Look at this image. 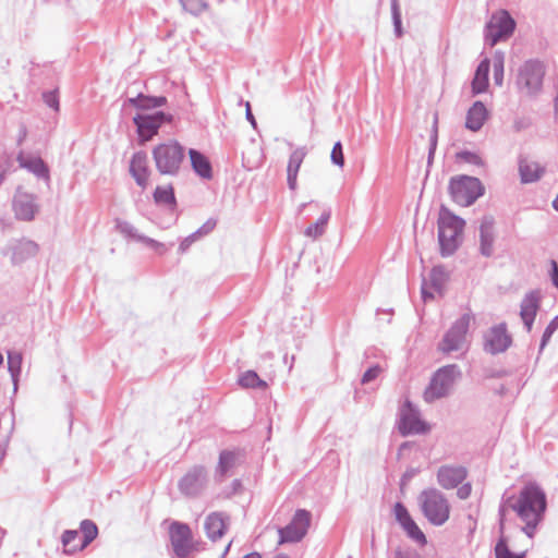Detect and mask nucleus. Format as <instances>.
<instances>
[{
	"label": "nucleus",
	"instance_id": "nucleus-29",
	"mask_svg": "<svg viewBox=\"0 0 558 558\" xmlns=\"http://www.w3.org/2000/svg\"><path fill=\"white\" fill-rule=\"evenodd\" d=\"M489 60L484 59L476 68L474 78L472 81L473 94L484 93L488 87Z\"/></svg>",
	"mask_w": 558,
	"mask_h": 558
},
{
	"label": "nucleus",
	"instance_id": "nucleus-45",
	"mask_svg": "<svg viewBox=\"0 0 558 558\" xmlns=\"http://www.w3.org/2000/svg\"><path fill=\"white\" fill-rule=\"evenodd\" d=\"M393 512L396 520L402 529L413 520L407 508L401 502H397L395 505Z\"/></svg>",
	"mask_w": 558,
	"mask_h": 558
},
{
	"label": "nucleus",
	"instance_id": "nucleus-52",
	"mask_svg": "<svg viewBox=\"0 0 558 558\" xmlns=\"http://www.w3.org/2000/svg\"><path fill=\"white\" fill-rule=\"evenodd\" d=\"M216 223H217V221L215 219L210 218L202 227H199L195 231V233L197 234L198 238L206 235L215 229Z\"/></svg>",
	"mask_w": 558,
	"mask_h": 558
},
{
	"label": "nucleus",
	"instance_id": "nucleus-56",
	"mask_svg": "<svg viewBox=\"0 0 558 558\" xmlns=\"http://www.w3.org/2000/svg\"><path fill=\"white\" fill-rule=\"evenodd\" d=\"M26 136H27V128L24 123H21L20 129H19L17 140H16L17 145H22L24 143Z\"/></svg>",
	"mask_w": 558,
	"mask_h": 558
},
{
	"label": "nucleus",
	"instance_id": "nucleus-59",
	"mask_svg": "<svg viewBox=\"0 0 558 558\" xmlns=\"http://www.w3.org/2000/svg\"><path fill=\"white\" fill-rule=\"evenodd\" d=\"M243 558H260V555L257 553H252V554L244 556Z\"/></svg>",
	"mask_w": 558,
	"mask_h": 558
},
{
	"label": "nucleus",
	"instance_id": "nucleus-63",
	"mask_svg": "<svg viewBox=\"0 0 558 558\" xmlns=\"http://www.w3.org/2000/svg\"><path fill=\"white\" fill-rule=\"evenodd\" d=\"M498 393H499V395H504V393H505V388H504V386H501V388L498 390Z\"/></svg>",
	"mask_w": 558,
	"mask_h": 558
},
{
	"label": "nucleus",
	"instance_id": "nucleus-14",
	"mask_svg": "<svg viewBox=\"0 0 558 558\" xmlns=\"http://www.w3.org/2000/svg\"><path fill=\"white\" fill-rule=\"evenodd\" d=\"M38 252L39 245L35 241L22 238L11 240L2 253L10 255L13 265H21L35 257Z\"/></svg>",
	"mask_w": 558,
	"mask_h": 558
},
{
	"label": "nucleus",
	"instance_id": "nucleus-7",
	"mask_svg": "<svg viewBox=\"0 0 558 558\" xmlns=\"http://www.w3.org/2000/svg\"><path fill=\"white\" fill-rule=\"evenodd\" d=\"M515 29V21L508 11L500 10L494 13L484 28L486 45L493 47L499 41L508 39Z\"/></svg>",
	"mask_w": 558,
	"mask_h": 558
},
{
	"label": "nucleus",
	"instance_id": "nucleus-16",
	"mask_svg": "<svg viewBox=\"0 0 558 558\" xmlns=\"http://www.w3.org/2000/svg\"><path fill=\"white\" fill-rule=\"evenodd\" d=\"M207 483V473L203 466H194L180 481L179 488L186 496H196Z\"/></svg>",
	"mask_w": 558,
	"mask_h": 558
},
{
	"label": "nucleus",
	"instance_id": "nucleus-3",
	"mask_svg": "<svg viewBox=\"0 0 558 558\" xmlns=\"http://www.w3.org/2000/svg\"><path fill=\"white\" fill-rule=\"evenodd\" d=\"M437 223L440 255L442 257L451 256L461 245L465 221L447 207L441 206Z\"/></svg>",
	"mask_w": 558,
	"mask_h": 558
},
{
	"label": "nucleus",
	"instance_id": "nucleus-42",
	"mask_svg": "<svg viewBox=\"0 0 558 558\" xmlns=\"http://www.w3.org/2000/svg\"><path fill=\"white\" fill-rule=\"evenodd\" d=\"M180 3L184 11L195 16L202 14L208 8L205 0H180Z\"/></svg>",
	"mask_w": 558,
	"mask_h": 558
},
{
	"label": "nucleus",
	"instance_id": "nucleus-50",
	"mask_svg": "<svg viewBox=\"0 0 558 558\" xmlns=\"http://www.w3.org/2000/svg\"><path fill=\"white\" fill-rule=\"evenodd\" d=\"M199 238L197 236V234L195 232L191 233L190 235H187L186 238H184L181 242H180V245H179V253L180 254H184L189 248L190 246L196 242Z\"/></svg>",
	"mask_w": 558,
	"mask_h": 558
},
{
	"label": "nucleus",
	"instance_id": "nucleus-40",
	"mask_svg": "<svg viewBox=\"0 0 558 558\" xmlns=\"http://www.w3.org/2000/svg\"><path fill=\"white\" fill-rule=\"evenodd\" d=\"M500 534H501V536L495 547L496 558H523L524 553H521V554L512 553L508 547L507 539L504 536V532L502 533L500 532Z\"/></svg>",
	"mask_w": 558,
	"mask_h": 558
},
{
	"label": "nucleus",
	"instance_id": "nucleus-37",
	"mask_svg": "<svg viewBox=\"0 0 558 558\" xmlns=\"http://www.w3.org/2000/svg\"><path fill=\"white\" fill-rule=\"evenodd\" d=\"M81 532L83 533V541L81 542V548H85L90 542H93L97 534V525L90 520H83L81 522Z\"/></svg>",
	"mask_w": 558,
	"mask_h": 558
},
{
	"label": "nucleus",
	"instance_id": "nucleus-22",
	"mask_svg": "<svg viewBox=\"0 0 558 558\" xmlns=\"http://www.w3.org/2000/svg\"><path fill=\"white\" fill-rule=\"evenodd\" d=\"M466 476V470L459 465H442L437 472V482L445 489L457 487Z\"/></svg>",
	"mask_w": 558,
	"mask_h": 558
},
{
	"label": "nucleus",
	"instance_id": "nucleus-20",
	"mask_svg": "<svg viewBox=\"0 0 558 558\" xmlns=\"http://www.w3.org/2000/svg\"><path fill=\"white\" fill-rule=\"evenodd\" d=\"M511 343L512 339L505 323L493 326L484 335V349H508Z\"/></svg>",
	"mask_w": 558,
	"mask_h": 558
},
{
	"label": "nucleus",
	"instance_id": "nucleus-11",
	"mask_svg": "<svg viewBox=\"0 0 558 558\" xmlns=\"http://www.w3.org/2000/svg\"><path fill=\"white\" fill-rule=\"evenodd\" d=\"M14 217L20 221H33L39 213L37 196L19 186L12 198Z\"/></svg>",
	"mask_w": 558,
	"mask_h": 558
},
{
	"label": "nucleus",
	"instance_id": "nucleus-17",
	"mask_svg": "<svg viewBox=\"0 0 558 558\" xmlns=\"http://www.w3.org/2000/svg\"><path fill=\"white\" fill-rule=\"evenodd\" d=\"M116 229L126 239L134 240L136 242H142L145 245L154 248L160 255L167 252L166 245L161 242H158L151 238H148L144 234H141L137 229L130 223L129 221L122 219H116Z\"/></svg>",
	"mask_w": 558,
	"mask_h": 558
},
{
	"label": "nucleus",
	"instance_id": "nucleus-5",
	"mask_svg": "<svg viewBox=\"0 0 558 558\" xmlns=\"http://www.w3.org/2000/svg\"><path fill=\"white\" fill-rule=\"evenodd\" d=\"M460 376L461 373L456 365H447L439 368L435 372L429 385L424 390V400L427 403H433L435 400L446 398L453 390L454 384Z\"/></svg>",
	"mask_w": 558,
	"mask_h": 558
},
{
	"label": "nucleus",
	"instance_id": "nucleus-25",
	"mask_svg": "<svg viewBox=\"0 0 558 558\" xmlns=\"http://www.w3.org/2000/svg\"><path fill=\"white\" fill-rule=\"evenodd\" d=\"M187 154L194 172L204 180H210L213 178V167L209 159L194 148H190Z\"/></svg>",
	"mask_w": 558,
	"mask_h": 558
},
{
	"label": "nucleus",
	"instance_id": "nucleus-31",
	"mask_svg": "<svg viewBox=\"0 0 558 558\" xmlns=\"http://www.w3.org/2000/svg\"><path fill=\"white\" fill-rule=\"evenodd\" d=\"M519 171L521 181L523 183H532L537 181L543 172V169L536 162L520 161Z\"/></svg>",
	"mask_w": 558,
	"mask_h": 558
},
{
	"label": "nucleus",
	"instance_id": "nucleus-24",
	"mask_svg": "<svg viewBox=\"0 0 558 558\" xmlns=\"http://www.w3.org/2000/svg\"><path fill=\"white\" fill-rule=\"evenodd\" d=\"M307 154L306 147H298L295 148L289 158L288 167H287V181L290 190L294 191L298 185V173L300 167Z\"/></svg>",
	"mask_w": 558,
	"mask_h": 558
},
{
	"label": "nucleus",
	"instance_id": "nucleus-23",
	"mask_svg": "<svg viewBox=\"0 0 558 558\" xmlns=\"http://www.w3.org/2000/svg\"><path fill=\"white\" fill-rule=\"evenodd\" d=\"M228 525L229 517L222 512H213L205 520L207 536L213 541L221 538Z\"/></svg>",
	"mask_w": 558,
	"mask_h": 558
},
{
	"label": "nucleus",
	"instance_id": "nucleus-51",
	"mask_svg": "<svg viewBox=\"0 0 558 558\" xmlns=\"http://www.w3.org/2000/svg\"><path fill=\"white\" fill-rule=\"evenodd\" d=\"M380 373H381V367H380V366H378V365H375V366H373V367L368 368V369L364 373V375H363V377H362V383H363V384H367V383H369V381L374 380L375 378H377V377H378V375H379Z\"/></svg>",
	"mask_w": 558,
	"mask_h": 558
},
{
	"label": "nucleus",
	"instance_id": "nucleus-2",
	"mask_svg": "<svg viewBox=\"0 0 558 558\" xmlns=\"http://www.w3.org/2000/svg\"><path fill=\"white\" fill-rule=\"evenodd\" d=\"M151 155L156 170L161 175L178 177L186 168V149L175 140L158 144Z\"/></svg>",
	"mask_w": 558,
	"mask_h": 558
},
{
	"label": "nucleus",
	"instance_id": "nucleus-27",
	"mask_svg": "<svg viewBox=\"0 0 558 558\" xmlns=\"http://www.w3.org/2000/svg\"><path fill=\"white\" fill-rule=\"evenodd\" d=\"M487 109L482 101H475L466 112L465 128L477 132L484 125L487 119Z\"/></svg>",
	"mask_w": 558,
	"mask_h": 558
},
{
	"label": "nucleus",
	"instance_id": "nucleus-8",
	"mask_svg": "<svg viewBox=\"0 0 558 558\" xmlns=\"http://www.w3.org/2000/svg\"><path fill=\"white\" fill-rule=\"evenodd\" d=\"M545 70L542 62L527 60L519 69L517 84L529 95L538 93L543 85Z\"/></svg>",
	"mask_w": 558,
	"mask_h": 558
},
{
	"label": "nucleus",
	"instance_id": "nucleus-21",
	"mask_svg": "<svg viewBox=\"0 0 558 558\" xmlns=\"http://www.w3.org/2000/svg\"><path fill=\"white\" fill-rule=\"evenodd\" d=\"M541 296L537 291H530L524 295L520 305V316L526 331L532 329L535 316L539 308Z\"/></svg>",
	"mask_w": 558,
	"mask_h": 558
},
{
	"label": "nucleus",
	"instance_id": "nucleus-53",
	"mask_svg": "<svg viewBox=\"0 0 558 558\" xmlns=\"http://www.w3.org/2000/svg\"><path fill=\"white\" fill-rule=\"evenodd\" d=\"M44 101L46 102V105L50 108H53L56 110H58L59 108V99L57 97V95L54 93H45L44 94Z\"/></svg>",
	"mask_w": 558,
	"mask_h": 558
},
{
	"label": "nucleus",
	"instance_id": "nucleus-61",
	"mask_svg": "<svg viewBox=\"0 0 558 558\" xmlns=\"http://www.w3.org/2000/svg\"><path fill=\"white\" fill-rule=\"evenodd\" d=\"M4 177H5V170H0V184L4 180Z\"/></svg>",
	"mask_w": 558,
	"mask_h": 558
},
{
	"label": "nucleus",
	"instance_id": "nucleus-10",
	"mask_svg": "<svg viewBox=\"0 0 558 558\" xmlns=\"http://www.w3.org/2000/svg\"><path fill=\"white\" fill-rule=\"evenodd\" d=\"M173 116L163 111H156L154 113H137L133 118V123L142 141L151 140L157 133L159 128L165 123H171Z\"/></svg>",
	"mask_w": 558,
	"mask_h": 558
},
{
	"label": "nucleus",
	"instance_id": "nucleus-58",
	"mask_svg": "<svg viewBox=\"0 0 558 558\" xmlns=\"http://www.w3.org/2000/svg\"><path fill=\"white\" fill-rule=\"evenodd\" d=\"M422 298L423 300L426 302L427 300H432L434 299V295L433 293H430L427 289H426V283L424 282L423 286H422Z\"/></svg>",
	"mask_w": 558,
	"mask_h": 558
},
{
	"label": "nucleus",
	"instance_id": "nucleus-1",
	"mask_svg": "<svg viewBox=\"0 0 558 558\" xmlns=\"http://www.w3.org/2000/svg\"><path fill=\"white\" fill-rule=\"evenodd\" d=\"M547 508L545 492L534 482L525 484L517 496L505 493L498 509L499 530H505L506 517L513 511L522 523V532L532 538L544 520Z\"/></svg>",
	"mask_w": 558,
	"mask_h": 558
},
{
	"label": "nucleus",
	"instance_id": "nucleus-19",
	"mask_svg": "<svg viewBox=\"0 0 558 558\" xmlns=\"http://www.w3.org/2000/svg\"><path fill=\"white\" fill-rule=\"evenodd\" d=\"M130 173L140 187L143 190L147 187L150 170L145 151H136L133 154L130 161Z\"/></svg>",
	"mask_w": 558,
	"mask_h": 558
},
{
	"label": "nucleus",
	"instance_id": "nucleus-44",
	"mask_svg": "<svg viewBox=\"0 0 558 558\" xmlns=\"http://www.w3.org/2000/svg\"><path fill=\"white\" fill-rule=\"evenodd\" d=\"M456 157L458 160L464 161L466 163H471V165H474L477 167L484 166V161H483L482 157L474 151L461 150V151L457 153Z\"/></svg>",
	"mask_w": 558,
	"mask_h": 558
},
{
	"label": "nucleus",
	"instance_id": "nucleus-18",
	"mask_svg": "<svg viewBox=\"0 0 558 558\" xmlns=\"http://www.w3.org/2000/svg\"><path fill=\"white\" fill-rule=\"evenodd\" d=\"M495 219L490 215H486L481 219L480 232V253L484 257H490L494 254L495 242Z\"/></svg>",
	"mask_w": 558,
	"mask_h": 558
},
{
	"label": "nucleus",
	"instance_id": "nucleus-9",
	"mask_svg": "<svg viewBox=\"0 0 558 558\" xmlns=\"http://www.w3.org/2000/svg\"><path fill=\"white\" fill-rule=\"evenodd\" d=\"M399 430L403 436L422 435L430 432V425L421 418V413L410 401L399 412Z\"/></svg>",
	"mask_w": 558,
	"mask_h": 558
},
{
	"label": "nucleus",
	"instance_id": "nucleus-28",
	"mask_svg": "<svg viewBox=\"0 0 558 558\" xmlns=\"http://www.w3.org/2000/svg\"><path fill=\"white\" fill-rule=\"evenodd\" d=\"M126 102L141 110H149L165 106L167 98L165 96H147L140 93L136 97L129 98Z\"/></svg>",
	"mask_w": 558,
	"mask_h": 558
},
{
	"label": "nucleus",
	"instance_id": "nucleus-47",
	"mask_svg": "<svg viewBox=\"0 0 558 558\" xmlns=\"http://www.w3.org/2000/svg\"><path fill=\"white\" fill-rule=\"evenodd\" d=\"M390 558H423L417 550L413 548H403L401 546H398L393 549L391 553Z\"/></svg>",
	"mask_w": 558,
	"mask_h": 558
},
{
	"label": "nucleus",
	"instance_id": "nucleus-6",
	"mask_svg": "<svg viewBox=\"0 0 558 558\" xmlns=\"http://www.w3.org/2000/svg\"><path fill=\"white\" fill-rule=\"evenodd\" d=\"M448 189L453 202L461 206L472 205L485 192V187L480 179L470 175L451 178Z\"/></svg>",
	"mask_w": 558,
	"mask_h": 558
},
{
	"label": "nucleus",
	"instance_id": "nucleus-54",
	"mask_svg": "<svg viewBox=\"0 0 558 558\" xmlns=\"http://www.w3.org/2000/svg\"><path fill=\"white\" fill-rule=\"evenodd\" d=\"M471 494V485L465 484L458 488L457 495L460 499H466Z\"/></svg>",
	"mask_w": 558,
	"mask_h": 558
},
{
	"label": "nucleus",
	"instance_id": "nucleus-46",
	"mask_svg": "<svg viewBox=\"0 0 558 558\" xmlns=\"http://www.w3.org/2000/svg\"><path fill=\"white\" fill-rule=\"evenodd\" d=\"M437 123H438V119H437V116H435L432 134H430V138H429V149H428V157H427L428 165L432 163L434 156H435L436 148H437V142H438Z\"/></svg>",
	"mask_w": 558,
	"mask_h": 558
},
{
	"label": "nucleus",
	"instance_id": "nucleus-4",
	"mask_svg": "<svg viewBox=\"0 0 558 558\" xmlns=\"http://www.w3.org/2000/svg\"><path fill=\"white\" fill-rule=\"evenodd\" d=\"M418 504L425 518L434 525H442L450 514V505L444 494L436 488L423 490Z\"/></svg>",
	"mask_w": 558,
	"mask_h": 558
},
{
	"label": "nucleus",
	"instance_id": "nucleus-13",
	"mask_svg": "<svg viewBox=\"0 0 558 558\" xmlns=\"http://www.w3.org/2000/svg\"><path fill=\"white\" fill-rule=\"evenodd\" d=\"M473 316L469 313L458 318L444 336L442 345L438 349H460L466 344V337Z\"/></svg>",
	"mask_w": 558,
	"mask_h": 558
},
{
	"label": "nucleus",
	"instance_id": "nucleus-34",
	"mask_svg": "<svg viewBox=\"0 0 558 558\" xmlns=\"http://www.w3.org/2000/svg\"><path fill=\"white\" fill-rule=\"evenodd\" d=\"M448 278L449 274L444 266H435L429 272L430 286L438 292H441Z\"/></svg>",
	"mask_w": 558,
	"mask_h": 558
},
{
	"label": "nucleus",
	"instance_id": "nucleus-36",
	"mask_svg": "<svg viewBox=\"0 0 558 558\" xmlns=\"http://www.w3.org/2000/svg\"><path fill=\"white\" fill-rule=\"evenodd\" d=\"M22 354L21 351H8V367L14 383V389L17 388V376L21 371Z\"/></svg>",
	"mask_w": 558,
	"mask_h": 558
},
{
	"label": "nucleus",
	"instance_id": "nucleus-48",
	"mask_svg": "<svg viewBox=\"0 0 558 558\" xmlns=\"http://www.w3.org/2000/svg\"><path fill=\"white\" fill-rule=\"evenodd\" d=\"M557 328H558V315L555 316L547 325V327L543 333L542 340H541L539 349H544V347L547 344V341L553 336V333L557 330Z\"/></svg>",
	"mask_w": 558,
	"mask_h": 558
},
{
	"label": "nucleus",
	"instance_id": "nucleus-32",
	"mask_svg": "<svg viewBox=\"0 0 558 558\" xmlns=\"http://www.w3.org/2000/svg\"><path fill=\"white\" fill-rule=\"evenodd\" d=\"M153 196L155 203L158 205H166L171 208L177 206L174 191L171 184L167 186H157Z\"/></svg>",
	"mask_w": 558,
	"mask_h": 558
},
{
	"label": "nucleus",
	"instance_id": "nucleus-55",
	"mask_svg": "<svg viewBox=\"0 0 558 558\" xmlns=\"http://www.w3.org/2000/svg\"><path fill=\"white\" fill-rule=\"evenodd\" d=\"M551 265V282L553 284L558 288V264L555 260L550 262Z\"/></svg>",
	"mask_w": 558,
	"mask_h": 558
},
{
	"label": "nucleus",
	"instance_id": "nucleus-64",
	"mask_svg": "<svg viewBox=\"0 0 558 558\" xmlns=\"http://www.w3.org/2000/svg\"><path fill=\"white\" fill-rule=\"evenodd\" d=\"M555 110L558 113V99H556V101H555Z\"/></svg>",
	"mask_w": 558,
	"mask_h": 558
},
{
	"label": "nucleus",
	"instance_id": "nucleus-41",
	"mask_svg": "<svg viewBox=\"0 0 558 558\" xmlns=\"http://www.w3.org/2000/svg\"><path fill=\"white\" fill-rule=\"evenodd\" d=\"M408 537H410L413 542H415L420 546H425L427 543L425 534L417 526V524L412 520L408 525L403 527Z\"/></svg>",
	"mask_w": 558,
	"mask_h": 558
},
{
	"label": "nucleus",
	"instance_id": "nucleus-49",
	"mask_svg": "<svg viewBox=\"0 0 558 558\" xmlns=\"http://www.w3.org/2000/svg\"><path fill=\"white\" fill-rule=\"evenodd\" d=\"M330 158H331L332 163H335L336 166H339L340 168H342L344 166V156H343L341 142L335 143L332 150H331Z\"/></svg>",
	"mask_w": 558,
	"mask_h": 558
},
{
	"label": "nucleus",
	"instance_id": "nucleus-60",
	"mask_svg": "<svg viewBox=\"0 0 558 558\" xmlns=\"http://www.w3.org/2000/svg\"><path fill=\"white\" fill-rule=\"evenodd\" d=\"M553 207L555 208V210L558 211V195L556 196V198L553 201Z\"/></svg>",
	"mask_w": 558,
	"mask_h": 558
},
{
	"label": "nucleus",
	"instance_id": "nucleus-43",
	"mask_svg": "<svg viewBox=\"0 0 558 558\" xmlns=\"http://www.w3.org/2000/svg\"><path fill=\"white\" fill-rule=\"evenodd\" d=\"M391 16L393 23L395 35L400 38L403 35L401 10L399 0H391Z\"/></svg>",
	"mask_w": 558,
	"mask_h": 558
},
{
	"label": "nucleus",
	"instance_id": "nucleus-15",
	"mask_svg": "<svg viewBox=\"0 0 558 558\" xmlns=\"http://www.w3.org/2000/svg\"><path fill=\"white\" fill-rule=\"evenodd\" d=\"M173 551L179 558H185L193 549L192 532L186 524L174 522L170 527Z\"/></svg>",
	"mask_w": 558,
	"mask_h": 558
},
{
	"label": "nucleus",
	"instance_id": "nucleus-30",
	"mask_svg": "<svg viewBox=\"0 0 558 558\" xmlns=\"http://www.w3.org/2000/svg\"><path fill=\"white\" fill-rule=\"evenodd\" d=\"M238 459V452L230 450L222 451L219 456L216 476L221 481L228 474V472L236 465Z\"/></svg>",
	"mask_w": 558,
	"mask_h": 558
},
{
	"label": "nucleus",
	"instance_id": "nucleus-57",
	"mask_svg": "<svg viewBox=\"0 0 558 558\" xmlns=\"http://www.w3.org/2000/svg\"><path fill=\"white\" fill-rule=\"evenodd\" d=\"M245 107H246L245 116H246L247 121H250V123L252 124L253 128H256V120L251 111V106H250L248 101L245 102Z\"/></svg>",
	"mask_w": 558,
	"mask_h": 558
},
{
	"label": "nucleus",
	"instance_id": "nucleus-39",
	"mask_svg": "<svg viewBox=\"0 0 558 558\" xmlns=\"http://www.w3.org/2000/svg\"><path fill=\"white\" fill-rule=\"evenodd\" d=\"M78 538V532L75 530H66L62 534V544L64 546V551L68 554H72L76 550H82L81 543L77 544L75 541Z\"/></svg>",
	"mask_w": 558,
	"mask_h": 558
},
{
	"label": "nucleus",
	"instance_id": "nucleus-38",
	"mask_svg": "<svg viewBox=\"0 0 558 558\" xmlns=\"http://www.w3.org/2000/svg\"><path fill=\"white\" fill-rule=\"evenodd\" d=\"M494 82L501 86L504 81L505 53L497 50L493 57Z\"/></svg>",
	"mask_w": 558,
	"mask_h": 558
},
{
	"label": "nucleus",
	"instance_id": "nucleus-62",
	"mask_svg": "<svg viewBox=\"0 0 558 558\" xmlns=\"http://www.w3.org/2000/svg\"><path fill=\"white\" fill-rule=\"evenodd\" d=\"M274 558H288V557L283 554H278Z\"/></svg>",
	"mask_w": 558,
	"mask_h": 558
},
{
	"label": "nucleus",
	"instance_id": "nucleus-12",
	"mask_svg": "<svg viewBox=\"0 0 558 558\" xmlns=\"http://www.w3.org/2000/svg\"><path fill=\"white\" fill-rule=\"evenodd\" d=\"M312 514L305 509L295 511L291 522L282 529H279V543L300 542L307 533L311 525Z\"/></svg>",
	"mask_w": 558,
	"mask_h": 558
},
{
	"label": "nucleus",
	"instance_id": "nucleus-35",
	"mask_svg": "<svg viewBox=\"0 0 558 558\" xmlns=\"http://www.w3.org/2000/svg\"><path fill=\"white\" fill-rule=\"evenodd\" d=\"M239 384L243 388H257V389H266L267 384L265 380L260 379L259 376L254 371H247L242 374L239 378Z\"/></svg>",
	"mask_w": 558,
	"mask_h": 558
},
{
	"label": "nucleus",
	"instance_id": "nucleus-33",
	"mask_svg": "<svg viewBox=\"0 0 558 558\" xmlns=\"http://www.w3.org/2000/svg\"><path fill=\"white\" fill-rule=\"evenodd\" d=\"M330 219V210L324 211L316 222L310 225L304 230V235L312 239H317L325 233L326 226Z\"/></svg>",
	"mask_w": 558,
	"mask_h": 558
},
{
	"label": "nucleus",
	"instance_id": "nucleus-26",
	"mask_svg": "<svg viewBox=\"0 0 558 558\" xmlns=\"http://www.w3.org/2000/svg\"><path fill=\"white\" fill-rule=\"evenodd\" d=\"M16 160L21 168L27 169L39 179H49V169L40 157L27 158L23 150L17 154Z\"/></svg>",
	"mask_w": 558,
	"mask_h": 558
}]
</instances>
